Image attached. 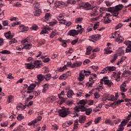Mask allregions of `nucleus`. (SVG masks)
Here are the masks:
<instances>
[{
  "label": "nucleus",
  "instance_id": "09e8293b",
  "mask_svg": "<svg viewBox=\"0 0 131 131\" xmlns=\"http://www.w3.org/2000/svg\"><path fill=\"white\" fill-rule=\"evenodd\" d=\"M126 123H127V120H124L121 122V124H120V126H121V125H122L123 126H124V125H125Z\"/></svg>",
  "mask_w": 131,
  "mask_h": 131
},
{
  "label": "nucleus",
  "instance_id": "13d9d810",
  "mask_svg": "<svg viewBox=\"0 0 131 131\" xmlns=\"http://www.w3.org/2000/svg\"><path fill=\"white\" fill-rule=\"evenodd\" d=\"M94 96L95 99H99V98H100V94L97 92L94 94Z\"/></svg>",
  "mask_w": 131,
  "mask_h": 131
},
{
  "label": "nucleus",
  "instance_id": "0e129e2a",
  "mask_svg": "<svg viewBox=\"0 0 131 131\" xmlns=\"http://www.w3.org/2000/svg\"><path fill=\"white\" fill-rule=\"evenodd\" d=\"M8 123L7 122H4V123H1V126H2V127H6L7 126H8Z\"/></svg>",
  "mask_w": 131,
  "mask_h": 131
},
{
  "label": "nucleus",
  "instance_id": "c756f323",
  "mask_svg": "<svg viewBox=\"0 0 131 131\" xmlns=\"http://www.w3.org/2000/svg\"><path fill=\"white\" fill-rule=\"evenodd\" d=\"M51 14L50 13H46L45 14V21H49L51 19Z\"/></svg>",
  "mask_w": 131,
  "mask_h": 131
},
{
  "label": "nucleus",
  "instance_id": "5fc2aeb1",
  "mask_svg": "<svg viewBox=\"0 0 131 131\" xmlns=\"http://www.w3.org/2000/svg\"><path fill=\"white\" fill-rule=\"evenodd\" d=\"M1 54H11V51L7 50H4L1 52Z\"/></svg>",
  "mask_w": 131,
  "mask_h": 131
},
{
  "label": "nucleus",
  "instance_id": "2f4dec72",
  "mask_svg": "<svg viewBox=\"0 0 131 131\" xmlns=\"http://www.w3.org/2000/svg\"><path fill=\"white\" fill-rule=\"evenodd\" d=\"M57 20L58 21H61L64 19V15L62 13L60 14L57 17H56Z\"/></svg>",
  "mask_w": 131,
  "mask_h": 131
},
{
  "label": "nucleus",
  "instance_id": "4468645a",
  "mask_svg": "<svg viewBox=\"0 0 131 131\" xmlns=\"http://www.w3.org/2000/svg\"><path fill=\"white\" fill-rule=\"evenodd\" d=\"M25 65H26V69L29 70H32L34 68V66L33 64V62H30L29 63H25Z\"/></svg>",
  "mask_w": 131,
  "mask_h": 131
},
{
  "label": "nucleus",
  "instance_id": "e433bc0d",
  "mask_svg": "<svg viewBox=\"0 0 131 131\" xmlns=\"http://www.w3.org/2000/svg\"><path fill=\"white\" fill-rule=\"evenodd\" d=\"M123 41V38H122V36H119L118 37H117L116 39V41H117V42H118L119 41L120 42H121V41Z\"/></svg>",
  "mask_w": 131,
  "mask_h": 131
},
{
  "label": "nucleus",
  "instance_id": "c03bdc74",
  "mask_svg": "<svg viewBox=\"0 0 131 131\" xmlns=\"http://www.w3.org/2000/svg\"><path fill=\"white\" fill-rule=\"evenodd\" d=\"M94 83H95V80L91 81V83H90L89 82L86 83V85L87 86H89V88H90L91 86H92V85H93V84H94Z\"/></svg>",
  "mask_w": 131,
  "mask_h": 131
},
{
  "label": "nucleus",
  "instance_id": "f03ea898",
  "mask_svg": "<svg viewBox=\"0 0 131 131\" xmlns=\"http://www.w3.org/2000/svg\"><path fill=\"white\" fill-rule=\"evenodd\" d=\"M74 110H75V111L72 117H78V112H79V111H81V112H84V110H85V107L83 105H76L74 108Z\"/></svg>",
  "mask_w": 131,
  "mask_h": 131
},
{
  "label": "nucleus",
  "instance_id": "bb28decb",
  "mask_svg": "<svg viewBox=\"0 0 131 131\" xmlns=\"http://www.w3.org/2000/svg\"><path fill=\"white\" fill-rule=\"evenodd\" d=\"M92 50H93V48L91 46L87 48L86 50L85 55H91V52H92Z\"/></svg>",
  "mask_w": 131,
  "mask_h": 131
},
{
  "label": "nucleus",
  "instance_id": "39448f33",
  "mask_svg": "<svg viewBox=\"0 0 131 131\" xmlns=\"http://www.w3.org/2000/svg\"><path fill=\"white\" fill-rule=\"evenodd\" d=\"M54 6L55 8H58V9H63L66 6V4L62 1H56L55 3Z\"/></svg>",
  "mask_w": 131,
  "mask_h": 131
},
{
  "label": "nucleus",
  "instance_id": "7ed1b4c3",
  "mask_svg": "<svg viewBox=\"0 0 131 131\" xmlns=\"http://www.w3.org/2000/svg\"><path fill=\"white\" fill-rule=\"evenodd\" d=\"M83 8L89 11V10H94V12L93 13L91 14V17H94L97 15V9L96 8L94 7L93 8H92V5L90 4V3L86 2L84 4Z\"/></svg>",
  "mask_w": 131,
  "mask_h": 131
},
{
  "label": "nucleus",
  "instance_id": "4be33fe9",
  "mask_svg": "<svg viewBox=\"0 0 131 131\" xmlns=\"http://www.w3.org/2000/svg\"><path fill=\"white\" fill-rule=\"evenodd\" d=\"M125 59H126V56H122L121 57V59L118 60L117 63V66H119L120 63H122V62H124L125 61Z\"/></svg>",
  "mask_w": 131,
  "mask_h": 131
},
{
  "label": "nucleus",
  "instance_id": "aec40b11",
  "mask_svg": "<svg viewBox=\"0 0 131 131\" xmlns=\"http://www.w3.org/2000/svg\"><path fill=\"white\" fill-rule=\"evenodd\" d=\"M107 68V71H108V73H110L111 72H112V71H114L116 70V68L115 67H106Z\"/></svg>",
  "mask_w": 131,
  "mask_h": 131
},
{
  "label": "nucleus",
  "instance_id": "9d476101",
  "mask_svg": "<svg viewBox=\"0 0 131 131\" xmlns=\"http://www.w3.org/2000/svg\"><path fill=\"white\" fill-rule=\"evenodd\" d=\"M68 35H70V36H75V35H78V32L75 30H71L68 33Z\"/></svg>",
  "mask_w": 131,
  "mask_h": 131
},
{
  "label": "nucleus",
  "instance_id": "338daca9",
  "mask_svg": "<svg viewBox=\"0 0 131 131\" xmlns=\"http://www.w3.org/2000/svg\"><path fill=\"white\" fill-rule=\"evenodd\" d=\"M110 99H108V101H115V97L114 96V95H111L110 96Z\"/></svg>",
  "mask_w": 131,
  "mask_h": 131
},
{
  "label": "nucleus",
  "instance_id": "4c0bfd02",
  "mask_svg": "<svg viewBox=\"0 0 131 131\" xmlns=\"http://www.w3.org/2000/svg\"><path fill=\"white\" fill-rule=\"evenodd\" d=\"M112 13L113 14V16H114V17H117V16H118V15L119 14V12L117 10H115L113 12H112Z\"/></svg>",
  "mask_w": 131,
  "mask_h": 131
},
{
  "label": "nucleus",
  "instance_id": "a878e982",
  "mask_svg": "<svg viewBox=\"0 0 131 131\" xmlns=\"http://www.w3.org/2000/svg\"><path fill=\"white\" fill-rule=\"evenodd\" d=\"M82 71H82V72H81L79 74V81H82V80L84 79V74L82 73Z\"/></svg>",
  "mask_w": 131,
  "mask_h": 131
},
{
  "label": "nucleus",
  "instance_id": "dca6fc26",
  "mask_svg": "<svg viewBox=\"0 0 131 131\" xmlns=\"http://www.w3.org/2000/svg\"><path fill=\"white\" fill-rule=\"evenodd\" d=\"M37 78L38 82H41L45 79V76L42 74H39L37 75Z\"/></svg>",
  "mask_w": 131,
  "mask_h": 131
},
{
  "label": "nucleus",
  "instance_id": "4d7b16f0",
  "mask_svg": "<svg viewBox=\"0 0 131 131\" xmlns=\"http://www.w3.org/2000/svg\"><path fill=\"white\" fill-rule=\"evenodd\" d=\"M83 73H84L85 76H89L91 74V71L83 70Z\"/></svg>",
  "mask_w": 131,
  "mask_h": 131
},
{
  "label": "nucleus",
  "instance_id": "f3484780",
  "mask_svg": "<svg viewBox=\"0 0 131 131\" xmlns=\"http://www.w3.org/2000/svg\"><path fill=\"white\" fill-rule=\"evenodd\" d=\"M17 110H24L26 108V105H24L22 103H20L16 106Z\"/></svg>",
  "mask_w": 131,
  "mask_h": 131
},
{
  "label": "nucleus",
  "instance_id": "a19ab883",
  "mask_svg": "<svg viewBox=\"0 0 131 131\" xmlns=\"http://www.w3.org/2000/svg\"><path fill=\"white\" fill-rule=\"evenodd\" d=\"M17 42V39L15 38H12L11 40L9 41V45H13V43H16Z\"/></svg>",
  "mask_w": 131,
  "mask_h": 131
},
{
  "label": "nucleus",
  "instance_id": "864d4df0",
  "mask_svg": "<svg viewBox=\"0 0 131 131\" xmlns=\"http://www.w3.org/2000/svg\"><path fill=\"white\" fill-rule=\"evenodd\" d=\"M67 3L68 4L75 5V4H76V1H75V0H68Z\"/></svg>",
  "mask_w": 131,
  "mask_h": 131
},
{
  "label": "nucleus",
  "instance_id": "3c124183",
  "mask_svg": "<svg viewBox=\"0 0 131 131\" xmlns=\"http://www.w3.org/2000/svg\"><path fill=\"white\" fill-rule=\"evenodd\" d=\"M114 11H116L115 9V7H109L108 9V12H111L112 13L113 12H114Z\"/></svg>",
  "mask_w": 131,
  "mask_h": 131
},
{
  "label": "nucleus",
  "instance_id": "ddd939ff",
  "mask_svg": "<svg viewBox=\"0 0 131 131\" xmlns=\"http://www.w3.org/2000/svg\"><path fill=\"white\" fill-rule=\"evenodd\" d=\"M76 29H78L76 31L78 32V34L82 33L83 31L84 30V28H82V26L81 25H78L76 27Z\"/></svg>",
  "mask_w": 131,
  "mask_h": 131
},
{
  "label": "nucleus",
  "instance_id": "c9c22d12",
  "mask_svg": "<svg viewBox=\"0 0 131 131\" xmlns=\"http://www.w3.org/2000/svg\"><path fill=\"white\" fill-rule=\"evenodd\" d=\"M125 74H128L129 75H131V72L129 71H124L123 73L122 74V77H124V75Z\"/></svg>",
  "mask_w": 131,
  "mask_h": 131
},
{
  "label": "nucleus",
  "instance_id": "e2e57ef3",
  "mask_svg": "<svg viewBox=\"0 0 131 131\" xmlns=\"http://www.w3.org/2000/svg\"><path fill=\"white\" fill-rule=\"evenodd\" d=\"M35 121H36V120H34L32 121L29 122L28 125L29 126L34 125V124L36 123Z\"/></svg>",
  "mask_w": 131,
  "mask_h": 131
},
{
  "label": "nucleus",
  "instance_id": "680f3d73",
  "mask_svg": "<svg viewBox=\"0 0 131 131\" xmlns=\"http://www.w3.org/2000/svg\"><path fill=\"white\" fill-rule=\"evenodd\" d=\"M92 123H93V121H90L89 122L85 124L84 127H88V126H90V125H91Z\"/></svg>",
  "mask_w": 131,
  "mask_h": 131
},
{
  "label": "nucleus",
  "instance_id": "79ce46f5",
  "mask_svg": "<svg viewBox=\"0 0 131 131\" xmlns=\"http://www.w3.org/2000/svg\"><path fill=\"white\" fill-rule=\"evenodd\" d=\"M17 119L19 120V121H21L22 119H24V116L22 115V114H19L18 116L17 117Z\"/></svg>",
  "mask_w": 131,
  "mask_h": 131
},
{
  "label": "nucleus",
  "instance_id": "6ab92c4d",
  "mask_svg": "<svg viewBox=\"0 0 131 131\" xmlns=\"http://www.w3.org/2000/svg\"><path fill=\"white\" fill-rule=\"evenodd\" d=\"M104 84H105L106 85H107L108 88H111V85L113 84V83L112 82V81H111V80L107 79V80H104Z\"/></svg>",
  "mask_w": 131,
  "mask_h": 131
},
{
  "label": "nucleus",
  "instance_id": "20e7f679",
  "mask_svg": "<svg viewBox=\"0 0 131 131\" xmlns=\"http://www.w3.org/2000/svg\"><path fill=\"white\" fill-rule=\"evenodd\" d=\"M121 55H124V50L122 48H119L117 50V54L113 55V59L111 60V63H114L118 57V56H121Z\"/></svg>",
  "mask_w": 131,
  "mask_h": 131
},
{
  "label": "nucleus",
  "instance_id": "052dcab7",
  "mask_svg": "<svg viewBox=\"0 0 131 131\" xmlns=\"http://www.w3.org/2000/svg\"><path fill=\"white\" fill-rule=\"evenodd\" d=\"M66 68V65H64L63 67L60 68L59 69H58V71H59V72H63V71L65 70Z\"/></svg>",
  "mask_w": 131,
  "mask_h": 131
},
{
  "label": "nucleus",
  "instance_id": "ea45409f",
  "mask_svg": "<svg viewBox=\"0 0 131 131\" xmlns=\"http://www.w3.org/2000/svg\"><path fill=\"white\" fill-rule=\"evenodd\" d=\"M31 30H37L38 29V26L36 25H33L32 27L30 28Z\"/></svg>",
  "mask_w": 131,
  "mask_h": 131
},
{
  "label": "nucleus",
  "instance_id": "a211bd4d",
  "mask_svg": "<svg viewBox=\"0 0 131 131\" xmlns=\"http://www.w3.org/2000/svg\"><path fill=\"white\" fill-rule=\"evenodd\" d=\"M50 85L48 83L45 84L43 85V89L42 90V93H45L48 90H49V88Z\"/></svg>",
  "mask_w": 131,
  "mask_h": 131
},
{
  "label": "nucleus",
  "instance_id": "69168bd1",
  "mask_svg": "<svg viewBox=\"0 0 131 131\" xmlns=\"http://www.w3.org/2000/svg\"><path fill=\"white\" fill-rule=\"evenodd\" d=\"M66 77L67 76H65V75L64 74H63L62 75H61V76H60L59 79L60 80H62L63 79H66Z\"/></svg>",
  "mask_w": 131,
  "mask_h": 131
},
{
  "label": "nucleus",
  "instance_id": "b1692460",
  "mask_svg": "<svg viewBox=\"0 0 131 131\" xmlns=\"http://www.w3.org/2000/svg\"><path fill=\"white\" fill-rule=\"evenodd\" d=\"M73 95H74V93L72 90H69V91L67 92L68 98H72V96H73Z\"/></svg>",
  "mask_w": 131,
  "mask_h": 131
},
{
  "label": "nucleus",
  "instance_id": "49530a36",
  "mask_svg": "<svg viewBox=\"0 0 131 131\" xmlns=\"http://www.w3.org/2000/svg\"><path fill=\"white\" fill-rule=\"evenodd\" d=\"M107 72H108V69L107 68V67H106L101 71L100 73L101 74H104V73H107Z\"/></svg>",
  "mask_w": 131,
  "mask_h": 131
},
{
  "label": "nucleus",
  "instance_id": "9b49d317",
  "mask_svg": "<svg viewBox=\"0 0 131 131\" xmlns=\"http://www.w3.org/2000/svg\"><path fill=\"white\" fill-rule=\"evenodd\" d=\"M82 64V62L79 61H76L72 64V68H76V67H80L81 64Z\"/></svg>",
  "mask_w": 131,
  "mask_h": 131
},
{
  "label": "nucleus",
  "instance_id": "603ef678",
  "mask_svg": "<svg viewBox=\"0 0 131 131\" xmlns=\"http://www.w3.org/2000/svg\"><path fill=\"white\" fill-rule=\"evenodd\" d=\"M47 103H53V102H54V99L51 97H48L47 99Z\"/></svg>",
  "mask_w": 131,
  "mask_h": 131
},
{
  "label": "nucleus",
  "instance_id": "a18cd8bd",
  "mask_svg": "<svg viewBox=\"0 0 131 131\" xmlns=\"http://www.w3.org/2000/svg\"><path fill=\"white\" fill-rule=\"evenodd\" d=\"M101 119L102 118H101V117H99L95 119L94 120L95 124H97V123H99V122H100V121H101Z\"/></svg>",
  "mask_w": 131,
  "mask_h": 131
},
{
  "label": "nucleus",
  "instance_id": "6e6d98bb",
  "mask_svg": "<svg viewBox=\"0 0 131 131\" xmlns=\"http://www.w3.org/2000/svg\"><path fill=\"white\" fill-rule=\"evenodd\" d=\"M58 128H59L58 127V125H57L56 124L52 125V129H53V130H57Z\"/></svg>",
  "mask_w": 131,
  "mask_h": 131
},
{
  "label": "nucleus",
  "instance_id": "8fccbe9b",
  "mask_svg": "<svg viewBox=\"0 0 131 131\" xmlns=\"http://www.w3.org/2000/svg\"><path fill=\"white\" fill-rule=\"evenodd\" d=\"M122 26H123V24H118L116 27H115V30H117V29H119V28H121V27H122Z\"/></svg>",
  "mask_w": 131,
  "mask_h": 131
},
{
  "label": "nucleus",
  "instance_id": "7c9ffc66",
  "mask_svg": "<svg viewBox=\"0 0 131 131\" xmlns=\"http://www.w3.org/2000/svg\"><path fill=\"white\" fill-rule=\"evenodd\" d=\"M36 85L35 84L32 83L28 87V91H32V90H34Z\"/></svg>",
  "mask_w": 131,
  "mask_h": 131
},
{
  "label": "nucleus",
  "instance_id": "f257e3e1",
  "mask_svg": "<svg viewBox=\"0 0 131 131\" xmlns=\"http://www.w3.org/2000/svg\"><path fill=\"white\" fill-rule=\"evenodd\" d=\"M70 109L68 107H63L58 111V114L60 117H67L69 114H71Z\"/></svg>",
  "mask_w": 131,
  "mask_h": 131
},
{
  "label": "nucleus",
  "instance_id": "f704fd0d",
  "mask_svg": "<svg viewBox=\"0 0 131 131\" xmlns=\"http://www.w3.org/2000/svg\"><path fill=\"white\" fill-rule=\"evenodd\" d=\"M49 30V29L48 28H46V29H43L41 32L40 33V34H47L48 33H49V32H48V31L47 30Z\"/></svg>",
  "mask_w": 131,
  "mask_h": 131
},
{
  "label": "nucleus",
  "instance_id": "473e14b6",
  "mask_svg": "<svg viewBox=\"0 0 131 131\" xmlns=\"http://www.w3.org/2000/svg\"><path fill=\"white\" fill-rule=\"evenodd\" d=\"M24 48L26 50H30L32 48V44L29 43L24 45Z\"/></svg>",
  "mask_w": 131,
  "mask_h": 131
},
{
  "label": "nucleus",
  "instance_id": "f8f14e48",
  "mask_svg": "<svg viewBox=\"0 0 131 131\" xmlns=\"http://www.w3.org/2000/svg\"><path fill=\"white\" fill-rule=\"evenodd\" d=\"M4 35L7 39H12L14 37V35H12L11 31H8L4 34Z\"/></svg>",
  "mask_w": 131,
  "mask_h": 131
},
{
  "label": "nucleus",
  "instance_id": "0eeeda50",
  "mask_svg": "<svg viewBox=\"0 0 131 131\" xmlns=\"http://www.w3.org/2000/svg\"><path fill=\"white\" fill-rule=\"evenodd\" d=\"M90 40L93 41V42H96L97 40H99V38H100V35L96 34L93 35L90 37Z\"/></svg>",
  "mask_w": 131,
  "mask_h": 131
},
{
  "label": "nucleus",
  "instance_id": "1a4fd4ad",
  "mask_svg": "<svg viewBox=\"0 0 131 131\" xmlns=\"http://www.w3.org/2000/svg\"><path fill=\"white\" fill-rule=\"evenodd\" d=\"M111 46H112V45L111 43H107V47L105 49H104V54L107 55L108 54H111V53H112V51L110 52V49H112Z\"/></svg>",
  "mask_w": 131,
  "mask_h": 131
},
{
  "label": "nucleus",
  "instance_id": "774afa93",
  "mask_svg": "<svg viewBox=\"0 0 131 131\" xmlns=\"http://www.w3.org/2000/svg\"><path fill=\"white\" fill-rule=\"evenodd\" d=\"M56 34V33L54 31H52L50 35V37H51V38H53Z\"/></svg>",
  "mask_w": 131,
  "mask_h": 131
},
{
  "label": "nucleus",
  "instance_id": "2eb2a0df",
  "mask_svg": "<svg viewBox=\"0 0 131 131\" xmlns=\"http://www.w3.org/2000/svg\"><path fill=\"white\" fill-rule=\"evenodd\" d=\"M19 29L22 30V32H24V31H28V27H25L24 25H20L19 26Z\"/></svg>",
  "mask_w": 131,
  "mask_h": 131
},
{
  "label": "nucleus",
  "instance_id": "58836bf2",
  "mask_svg": "<svg viewBox=\"0 0 131 131\" xmlns=\"http://www.w3.org/2000/svg\"><path fill=\"white\" fill-rule=\"evenodd\" d=\"M58 21H57L56 20H53V21L49 23V25L50 26H54V25H56L57 24Z\"/></svg>",
  "mask_w": 131,
  "mask_h": 131
},
{
  "label": "nucleus",
  "instance_id": "5701e85b",
  "mask_svg": "<svg viewBox=\"0 0 131 131\" xmlns=\"http://www.w3.org/2000/svg\"><path fill=\"white\" fill-rule=\"evenodd\" d=\"M41 10L39 9H37L36 11L34 12V16L36 17H38L40 15V13H41Z\"/></svg>",
  "mask_w": 131,
  "mask_h": 131
},
{
  "label": "nucleus",
  "instance_id": "393cba45",
  "mask_svg": "<svg viewBox=\"0 0 131 131\" xmlns=\"http://www.w3.org/2000/svg\"><path fill=\"white\" fill-rule=\"evenodd\" d=\"M85 119H86L85 118V116H80L79 117V121L80 123H84V121H85Z\"/></svg>",
  "mask_w": 131,
  "mask_h": 131
},
{
  "label": "nucleus",
  "instance_id": "bf43d9fd",
  "mask_svg": "<svg viewBox=\"0 0 131 131\" xmlns=\"http://www.w3.org/2000/svg\"><path fill=\"white\" fill-rule=\"evenodd\" d=\"M79 104H80V105H82V106H83L84 107V105L86 104V102L84 100H82L79 101Z\"/></svg>",
  "mask_w": 131,
  "mask_h": 131
},
{
  "label": "nucleus",
  "instance_id": "72a5a7b5",
  "mask_svg": "<svg viewBox=\"0 0 131 131\" xmlns=\"http://www.w3.org/2000/svg\"><path fill=\"white\" fill-rule=\"evenodd\" d=\"M83 20V18L82 17H78L76 18L75 22V23H77V24H78V23H81V21Z\"/></svg>",
  "mask_w": 131,
  "mask_h": 131
},
{
  "label": "nucleus",
  "instance_id": "de8ad7c7",
  "mask_svg": "<svg viewBox=\"0 0 131 131\" xmlns=\"http://www.w3.org/2000/svg\"><path fill=\"white\" fill-rule=\"evenodd\" d=\"M45 43H46V40L45 39H42L38 42V46H42V45H45Z\"/></svg>",
  "mask_w": 131,
  "mask_h": 131
},
{
  "label": "nucleus",
  "instance_id": "cd10ccee",
  "mask_svg": "<svg viewBox=\"0 0 131 131\" xmlns=\"http://www.w3.org/2000/svg\"><path fill=\"white\" fill-rule=\"evenodd\" d=\"M51 78H52V76L51 75V74H47L44 75V79H46L47 81H48V80H50Z\"/></svg>",
  "mask_w": 131,
  "mask_h": 131
},
{
  "label": "nucleus",
  "instance_id": "412c9836",
  "mask_svg": "<svg viewBox=\"0 0 131 131\" xmlns=\"http://www.w3.org/2000/svg\"><path fill=\"white\" fill-rule=\"evenodd\" d=\"M116 11H121L122 9H123V5L122 4H119L115 7Z\"/></svg>",
  "mask_w": 131,
  "mask_h": 131
},
{
  "label": "nucleus",
  "instance_id": "423d86ee",
  "mask_svg": "<svg viewBox=\"0 0 131 131\" xmlns=\"http://www.w3.org/2000/svg\"><path fill=\"white\" fill-rule=\"evenodd\" d=\"M124 43L126 46H128L126 49V53H131V41H125Z\"/></svg>",
  "mask_w": 131,
  "mask_h": 131
},
{
  "label": "nucleus",
  "instance_id": "c85d7f7f",
  "mask_svg": "<svg viewBox=\"0 0 131 131\" xmlns=\"http://www.w3.org/2000/svg\"><path fill=\"white\" fill-rule=\"evenodd\" d=\"M84 111L85 112L86 115H90V114H91L92 113V111H93V110L91 108H86L85 107Z\"/></svg>",
  "mask_w": 131,
  "mask_h": 131
},
{
  "label": "nucleus",
  "instance_id": "6e6552de",
  "mask_svg": "<svg viewBox=\"0 0 131 131\" xmlns=\"http://www.w3.org/2000/svg\"><path fill=\"white\" fill-rule=\"evenodd\" d=\"M33 64L34 66V68H40V67H41V61L40 60H34Z\"/></svg>",
  "mask_w": 131,
  "mask_h": 131
},
{
  "label": "nucleus",
  "instance_id": "37998d69",
  "mask_svg": "<svg viewBox=\"0 0 131 131\" xmlns=\"http://www.w3.org/2000/svg\"><path fill=\"white\" fill-rule=\"evenodd\" d=\"M13 101V96L10 95L8 97L7 102L9 103H11Z\"/></svg>",
  "mask_w": 131,
  "mask_h": 131
}]
</instances>
